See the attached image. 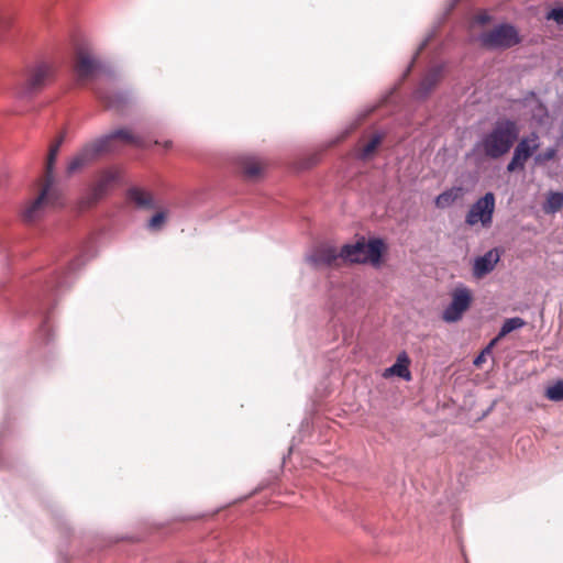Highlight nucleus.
Returning a JSON list of instances; mask_svg holds the SVG:
<instances>
[{"label": "nucleus", "mask_w": 563, "mask_h": 563, "mask_svg": "<svg viewBox=\"0 0 563 563\" xmlns=\"http://www.w3.org/2000/svg\"><path fill=\"white\" fill-rule=\"evenodd\" d=\"M489 21V16L487 14H479L476 16V22L479 24H485Z\"/></svg>", "instance_id": "c85d7f7f"}, {"label": "nucleus", "mask_w": 563, "mask_h": 563, "mask_svg": "<svg viewBox=\"0 0 563 563\" xmlns=\"http://www.w3.org/2000/svg\"><path fill=\"white\" fill-rule=\"evenodd\" d=\"M434 34H435V30H432V31L429 32L427 37L419 45V47H418V49L416 52V56H418L420 54V52L424 49V47L429 44V42L432 40Z\"/></svg>", "instance_id": "cd10ccee"}, {"label": "nucleus", "mask_w": 563, "mask_h": 563, "mask_svg": "<svg viewBox=\"0 0 563 563\" xmlns=\"http://www.w3.org/2000/svg\"><path fill=\"white\" fill-rule=\"evenodd\" d=\"M558 154L556 147H548L545 151L534 155L533 161L537 166H542L547 162L552 161Z\"/></svg>", "instance_id": "b1692460"}, {"label": "nucleus", "mask_w": 563, "mask_h": 563, "mask_svg": "<svg viewBox=\"0 0 563 563\" xmlns=\"http://www.w3.org/2000/svg\"><path fill=\"white\" fill-rule=\"evenodd\" d=\"M117 140L136 146L142 145V140L139 136L134 135L130 130H114L109 134H106L90 143H87L68 163L67 173L69 175L74 174L78 169L97 159L102 154L114 152L117 150L114 145V142Z\"/></svg>", "instance_id": "f257e3e1"}, {"label": "nucleus", "mask_w": 563, "mask_h": 563, "mask_svg": "<svg viewBox=\"0 0 563 563\" xmlns=\"http://www.w3.org/2000/svg\"><path fill=\"white\" fill-rule=\"evenodd\" d=\"M384 247V242L380 239H372L368 242L361 239L355 243L345 244L341 247V262L377 265L380 262Z\"/></svg>", "instance_id": "20e7f679"}, {"label": "nucleus", "mask_w": 563, "mask_h": 563, "mask_svg": "<svg viewBox=\"0 0 563 563\" xmlns=\"http://www.w3.org/2000/svg\"><path fill=\"white\" fill-rule=\"evenodd\" d=\"M409 358L406 353L398 355L396 363L385 371V376L396 375L406 380L411 378L410 371L408 369Z\"/></svg>", "instance_id": "dca6fc26"}, {"label": "nucleus", "mask_w": 563, "mask_h": 563, "mask_svg": "<svg viewBox=\"0 0 563 563\" xmlns=\"http://www.w3.org/2000/svg\"><path fill=\"white\" fill-rule=\"evenodd\" d=\"M76 80L79 85L96 80L107 71L103 62L89 51L80 49L77 53L74 66Z\"/></svg>", "instance_id": "39448f33"}, {"label": "nucleus", "mask_w": 563, "mask_h": 563, "mask_svg": "<svg viewBox=\"0 0 563 563\" xmlns=\"http://www.w3.org/2000/svg\"><path fill=\"white\" fill-rule=\"evenodd\" d=\"M494 344H489L482 353L484 354H488V352L490 351V347L493 346Z\"/></svg>", "instance_id": "2f4dec72"}, {"label": "nucleus", "mask_w": 563, "mask_h": 563, "mask_svg": "<svg viewBox=\"0 0 563 563\" xmlns=\"http://www.w3.org/2000/svg\"><path fill=\"white\" fill-rule=\"evenodd\" d=\"M472 302V295L466 287H456L452 292V301L444 309L442 319L446 322L459 321L463 313L470 308Z\"/></svg>", "instance_id": "1a4fd4ad"}, {"label": "nucleus", "mask_w": 563, "mask_h": 563, "mask_svg": "<svg viewBox=\"0 0 563 563\" xmlns=\"http://www.w3.org/2000/svg\"><path fill=\"white\" fill-rule=\"evenodd\" d=\"M93 91L107 108L118 111H122L132 100V96L128 91L108 92L99 87H95Z\"/></svg>", "instance_id": "f8f14e48"}, {"label": "nucleus", "mask_w": 563, "mask_h": 563, "mask_svg": "<svg viewBox=\"0 0 563 563\" xmlns=\"http://www.w3.org/2000/svg\"><path fill=\"white\" fill-rule=\"evenodd\" d=\"M545 396L549 400L562 401L563 400V379L558 380L555 384L548 387L545 390Z\"/></svg>", "instance_id": "5701e85b"}, {"label": "nucleus", "mask_w": 563, "mask_h": 563, "mask_svg": "<svg viewBox=\"0 0 563 563\" xmlns=\"http://www.w3.org/2000/svg\"><path fill=\"white\" fill-rule=\"evenodd\" d=\"M34 89H35V73L34 70H29L24 82L16 90V97L21 100L33 101L34 98Z\"/></svg>", "instance_id": "f3484780"}, {"label": "nucleus", "mask_w": 563, "mask_h": 563, "mask_svg": "<svg viewBox=\"0 0 563 563\" xmlns=\"http://www.w3.org/2000/svg\"><path fill=\"white\" fill-rule=\"evenodd\" d=\"M242 169L246 177L254 178L261 173V165L252 158H245L242 162Z\"/></svg>", "instance_id": "4be33fe9"}, {"label": "nucleus", "mask_w": 563, "mask_h": 563, "mask_svg": "<svg viewBox=\"0 0 563 563\" xmlns=\"http://www.w3.org/2000/svg\"><path fill=\"white\" fill-rule=\"evenodd\" d=\"M563 208V192H551L543 206L545 213H555Z\"/></svg>", "instance_id": "6ab92c4d"}, {"label": "nucleus", "mask_w": 563, "mask_h": 563, "mask_svg": "<svg viewBox=\"0 0 563 563\" xmlns=\"http://www.w3.org/2000/svg\"><path fill=\"white\" fill-rule=\"evenodd\" d=\"M519 126L510 119H499L493 128L483 135L478 148L485 156L497 159L507 154L519 137Z\"/></svg>", "instance_id": "f03ea898"}, {"label": "nucleus", "mask_w": 563, "mask_h": 563, "mask_svg": "<svg viewBox=\"0 0 563 563\" xmlns=\"http://www.w3.org/2000/svg\"><path fill=\"white\" fill-rule=\"evenodd\" d=\"M23 221L32 224L35 221V200H30L22 213Z\"/></svg>", "instance_id": "393cba45"}, {"label": "nucleus", "mask_w": 563, "mask_h": 563, "mask_svg": "<svg viewBox=\"0 0 563 563\" xmlns=\"http://www.w3.org/2000/svg\"><path fill=\"white\" fill-rule=\"evenodd\" d=\"M495 206V195L492 191L486 192L470 207L465 216V223L470 227L481 223L483 228H489L493 223Z\"/></svg>", "instance_id": "0eeeda50"}, {"label": "nucleus", "mask_w": 563, "mask_h": 563, "mask_svg": "<svg viewBox=\"0 0 563 563\" xmlns=\"http://www.w3.org/2000/svg\"><path fill=\"white\" fill-rule=\"evenodd\" d=\"M170 144H172L170 142H166V143H165V147H167V148H168V147L170 146Z\"/></svg>", "instance_id": "473e14b6"}, {"label": "nucleus", "mask_w": 563, "mask_h": 563, "mask_svg": "<svg viewBox=\"0 0 563 563\" xmlns=\"http://www.w3.org/2000/svg\"><path fill=\"white\" fill-rule=\"evenodd\" d=\"M444 65H435L431 67L422 78L419 87L415 91L418 99H424L442 78Z\"/></svg>", "instance_id": "ddd939ff"}, {"label": "nucleus", "mask_w": 563, "mask_h": 563, "mask_svg": "<svg viewBox=\"0 0 563 563\" xmlns=\"http://www.w3.org/2000/svg\"><path fill=\"white\" fill-rule=\"evenodd\" d=\"M382 142L380 135H374L361 150L358 156L366 159L373 155Z\"/></svg>", "instance_id": "412c9836"}, {"label": "nucleus", "mask_w": 563, "mask_h": 563, "mask_svg": "<svg viewBox=\"0 0 563 563\" xmlns=\"http://www.w3.org/2000/svg\"><path fill=\"white\" fill-rule=\"evenodd\" d=\"M540 147V141L537 133L532 132L522 137L514 150L512 157L507 165V172L514 173L516 170L525 169L527 161Z\"/></svg>", "instance_id": "6e6552de"}, {"label": "nucleus", "mask_w": 563, "mask_h": 563, "mask_svg": "<svg viewBox=\"0 0 563 563\" xmlns=\"http://www.w3.org/2000/svg\"><path fill=\"white\" fill-rule=\"evenodd\" d=\"M55 69L47 62H37V87L54 77Z\"/></svg>", "instance_id": "aec40b11"}, {"label": "nucleus", "mask_w": 563, "mask_h": 563, "mask_svg": "<svg viewBox=\"0 0 563 563\" xmlns=\"http://www.w3.org/2000/svg\"><path fill=\"white\" fill-rule=\"evenodd\" d=\"M525 325H526V321L519 317L506 319L499 330L497 338H495L492 341V344H495L499 339L506 336L507 334H509L510 332H512L515 330L523 328Z\"/></svg>", "instance_id": "a211bd4d"}, {"label": "nucleus", "mask_w": 563, "mask_h": 563, "mask_svg": "<svg viewBox=\"0 0 563 563\" xmlns=\"http://www.w3.org/2000/svg\"><path fill=\"white\" fill-rule=\"evenodd\" d=\"M464 187L454 186L437 196L434 205L439 209H446L453 206L456 201L461 200L464 197Z\"/></svg>", "instance_id": "4468645a"}, {"label": "nucleus", "mask_w": 563, "mask_h": 563, "mask_svg": "<svg viewBox=\"0 0 563 563\" xmlns=\"http://www.w3.org/2000/svg\"><path fill=\"white\" fill-rule=\"evenodd\" d=\"M57 284H58L59 286H64V285H66V284H67V282H66V279H64V277L58 276Z\"/></svg>", "instance_id": "7c9ffc66"}, {"label": "nucleus", "mask_w": 563, "mask_h": 563, "mask_svg": "<svg viewBox=\"0 0 563 563\" xmlns=\"http://www.w3.org/2000/svg\"><path fill=\"white\" fill-rule=\"evenodd\" d=\"M481 45L485 48H509L519 43V35L515 26L504 23L493 30L483 32L478 36Z\"/></svg>", "instance_id": "423d86ee"}, {"label": "nucleus", "mask_w": 563, "mask_h": 563, "mask_svg": "<svg viewBox=\"0 0 563 563\" xmlns=\"http://www.w3.org/2000/svg\"><path fill=\"white\" fill-rule=\"evenodd\" d=\"M128 198L132 201L137 208L141 209H154L155 202L153 197L145 190L133 187L128 191Z\"/></svg>", "instance_id": "2eb2a0df"}, {"label": "nucleus", "mask_w": 563, "mask_h": 563, "mask_svg": "<svg viewBox=\"0 0 563 563\" xmlns=\"http://www.w3.org/2000/svg\"><path fill=\"white\" fill-rule=\"evenodd\" d=\"M164 222H165V213L158 212L150 219V221L147 223V228L152 231H157L162 228Z\"/></svg>", "instance_id": "a878e982"}, {"label": "nucleus", "mask_w": 563, "mask_h": 563, "mask_svg": "<svg viewBox=\"0 0 563 563\" xmlns=\"http://www.w3.org/2000/svg\"><path fill=\"white\" fill-rule=\"evenodd\" d=\"M483 361H484V353L479 354V355L474 360V365L478 366Z\"/></svg>", "instance_id": "c756f323"}, {"label": "nucleus", "mask_w": 563, "mask_h": 563, "mask_svg": "<svg viewBox=\"0 0 563 563\" xmlns=\"http://www.w3.org/2000/svg\"><path fill=\"white\" fill-rule=\"evenodd\" d=\"M500 260V252L498 249H492L484 255L477 256L473 263V276L481 279L492 273Z\"/></svg>", "instance_id": "9b49d317"}, {"label": "nucleus", "mask_w": 563, "mask_h": 563, "mask_svg": "<svg viewBox=\"0 0 563 563\" xmlns=\"http://www.w3.org/2000/svg\"><path fill=\"white\" fill-rule=\"evenodd\" d=\"M63 142L64 136L60 135L49 147L45 165L44 184L41 191L37 192V211L45 206L60 207L64 203V190L53 174L56 157Z\"/></svg>", "instance_id": "7ed1b4c3"}, {"label": "nucleus", "mask_w": 563, "mask_h": 563, "mask_svg": "<svg viewBox=\"0 0 563 563\" xmlns=\"http://www.w3.org/2000/svg\"><path fill=\"white\" fill-rule=\"evenodd\" d=\"M306 258L314 268H321L339 265L341 255L334 246L321 244L316 246Z\"/></svg>", "instance_id": "9d476101"}, {"label": "nucleus", "mask_w": 563, "mask_h": 563, "mask_svg": "<svg viewBox=\"0 0 563 563\" xmlns=\"http://www.w3.org/2000/svg\"><path fill=\"white\" fill-rule=\"evenodd\" d=\"M548 20L554 21L556 24H563V8H554L547 14Z\"/></svg>", "instance_id": "bb28decb"}]
</instances>
